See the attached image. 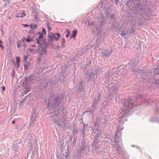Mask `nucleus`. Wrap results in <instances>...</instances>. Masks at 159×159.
Returning a JSON list of instances; mask_svg holds the SVG:
<instances>
[{
    "instance_id": "f257e3e1",
    "label": "nucleus",
    "mask_w": 159,
    "mask_h": 159,
    "mask_svg": "<svg viewBox=\"0 0 159 159\" xmlns=\"http://www.w3.org/2000/svg\"><path fill=\"white\" fill-rule=\"evenodd\" d=\"M133 102L129 99L125 100L123 102L122 108L119 111L117 119L121 123L127 120L126 117L128 116L129 111L133 107Z\"/></svg>"
},
{
    "instance_id": "f03ea898",
    "label": "nucleus",
    "mask_w": 159,
    "mask_h": 159,
    "mask_svg": "<svg viewBox=\"0 0 159 159\" xmlns=\"http://www.w3.org/2000/svg\"><path fill=\"white\" fill-rule=\"evenodd\" d=\"M60 102L59 98H55L51 100L48 101L47 104V106L50 110H51L52 108L55 110V107L58 106Z\"/></svg>"
},
{
    "instance_id": "7ed1b4c3",
    "label": "nucleus",
    "mask_w": 159,
    "mask_h": 159,
    "mask_svg": "<svg viewBox=\"0 0 159 159\" xmlns=\"http://www.w3.org/2000/svg\"><path fill=\"white\" fill-rule=\"evenodd\" d=\"M155 75L153 76L155 84L159 85V68H156L154 70Z\"/></svg>"
},
{
    "instance_id": "20e7f679",
    "label": "nucleus",
    "mask_w": 159,
    "mask_h": 159,
    "mask_svg": "<svg viewBox=\"0 0 159 159\" xmlns=\"http://www.w3.org/2000/svg\"><path fill=\"white\" fill-rule=\"evenodd\" d=\"M61 37V35L58 33L53 34L49 36V40L58 41Z\"/></svg>"
},
{
    "instance_id": "39448f33",
    "label": "nucleus",
    "mask_w": 159,
    "mask_h": 159,
    "mask_svg": "<svg viewBox=\"0 0 159 159\" xmlns=\"http://www.w3.org/2000/svg\"><path fill=\"white\" fill-rule=\"evenodd\" d=\"M52 120L54 123H57V125L62 128H63L66 126V124L64 119H63V120H61L59 122L58 120H57L54 118H53Z\"/></svg>"
},
{
    "instance_id": "423d86ee",
    "label": "nucleus",
    "mask_w": 159,
    "mask_h": 159,
    "mask_svg": "<svg viewBox=\"0 0 159 159\" xmlns=\"http://www.w3.org/2000/svg\"><path fill=\"white\" fill-rule=\"evenodd\" d=\"M39 36L38 38H37V43L39 45V47H40L42 45L43 42V34L42 33H39Z\"/></svg>"
},
{
    "instance_id": "0eeeda50",
    "label": "nucleus",
    "mask_w": 159,
    "mask_h": 159,
    "mask_svg": "<svg viewBox=\"0 0 159 159\" xmlns=\"http://www.w3.org/2000/svg\"><path fill=\"white\" fill-rule=\"evenodd\" d=\"M98 71V70L97 69L95 68H93L90 71L89 74H88V76H90L97 75Z\"/></svg>"
},
{
    "instance_id": "6e6552de",
    "label": "nucleus",
    "mask_w": 159,
    "mask_h": 159,
    "mask_svg": "<svg viewBox=\"0 0 159 159\" xmlns=\"http://www.w3.org/2000/svg\"><path fill=\"white\" fill-rule=\"evenodd\" d=\"M83 82L82 81L80 82V84L78 89L79 92H81L82 90H84V86L83 85Z\"/></svg>"
},
{
    "instance_id": "1a4fd4ad",
    "label": "nucleus",
    "mask_w": 159,
    "mask_h": 159,
    "mask_svg": "<svg viewBox=\"0 0 159 159\" xmlns=\"http://www.w3.org/2000/svg\"><path fill=\"white\" fill-rule=\"evenodd\" d=\"M26 15L24 12L19 13L16 15V17L17 18H23Z\"/></svg>"
},
{
    "instance_id": "9d476101",
    "label": "nucleus",
    "mask_w": 159,
    "mask_h": 159,
    "mask_svg": "<svg viewBox=\"0 0 159 159\" xmlns=\"http://www.w3.org/2000/svg\"><path fill=\"white\" fill-rule=\"evenodd\" d=\"M28 37L27 38H25L24 37L23 38L21 39V41H22L23 42L25 40L26 41L27 43H29L33 41L32 39L30 38L28 36Z\"/></svg>"
},
{
    "instance_id": "9b49d317",
    "label": "nucleus",
    "mask_w": 159,
    "mask_h": 159,
    "mask_svg": "<svg viewBox=\"0 0 159 159\" xmlns=\"http://www.w3.org/2000/svg\"><path fill=\"white\" fill-rule=\"evenodd\" d=\"M104 55L106 58L108 57L111 54V53L109 51L107 50H105L104 52Z\"/></svg>"
},
{
    "instance_id": "f8f14e48",
    "label": "nucleus",
    "mask_w": 159,
    "mask_h": 159,
    "mask_svg": "<svg viewBox=\"0 0 159 159\" xmlns=\"http://www.w3.org/2000/svg\"><path fill=\"white\" fill-rule=\"evenodd\" d=\"M16 66L17 68L19 67V62L20 61V58L19 57H16Z\"/></svg>"
},
{
    "instance_id": "ddd939ff",
    "label": "nucleus",
    "mask_w": 159,
    "mask_h": 159,
    "mask_svg": "<svg viewBox=\"0 0 159 159\" xmlns=\"http://www.w3.org/2000/svg\"><path fill=\"white\" fill-rule=\"evenodd\" d=\"M77 33V30H73L72 32V34L71 35L70 38H74V39H75V37Z\"/></svg>"
},
{
    "instance_id": "4468645a",
    "label": "nucleus",
    "mask_w": 159,
    "mask_h": 159,
    "mask_svg": "<svg viewBox=\"0 0 159 159\" xmlns=\"http://www.w3.org/2000/svg\"><path fill=\"white\" fill-rule=\"evenodd\" d=\"M152 122H157L159 124V119L157 117L153 118L151 120Z\"/></svg>"
},
{
    "instance_id": "2eb2a0df",
    "label": "nucleus",
    "mask_w": 159,
    "mask_h": 159,
    "mask_svg": "<svg viewBox=\"0 0 159 159\" xmlns=\"http://www.w3.org/2000/svg\"><path fill=\"white\" fill-rule=\"evenodd\" d=\"M89 77L91 80L94 81L97 79V75H96L95 76H89Z\"/></svg>"
},
{
    "instance_id": "dca6fc26",
    "label": "nucleus",
    "mask_w": 159,
    "mask_h": 159,
    "mask_svg": "<svg viewBox=\"0 0 159 159\" xmlns=\"http://www.w3.org/2000/svg\"><path fill=\"white\" fill-rule=\"evenodd\" d=\"M115 145L114 146V147L116 148V149L117 151H118L119 150V148H120V146L119 147V145L118 144V143L117 142H115Z\"/></svg>"
},
{
    "instance_id": "f3484780",
    "label": "nucleus",
    "mask_w": 159,
    "mask_h": 159,
    "mask_svg": "<svg viewBox=\"0 0 159 159\" xmlns=\"http://www.w3.org/2000/svg\"><path fill=\"white\" fill-rule=\"evenodd\" d=\"M66 41L64 39H62V42L61 43V47H65V43Z\"/></svg>"
},
{
    "instance_id": "a211bd4d",
    "label": "nucleus",
    "mask_w": 159,
    "mask_h": 159,
    "mask_svg": "<svg viewBox=\"0 0 159 159\" xmlns=\"http://www.w3.org/2000/svg\"><path fill=\"white\" fill-rule=\"evenodd\" d=\"M133 71L134 73H141L142 72V70H140L138 69H136L134 70H133Z\"/></svg>"
},
{
    "instance_id": "6ab92c4d",
    "label": "nucleus",
    "mask_w": 159,
    "mask_h": 159,
    "mask_svg": "<svg viewBox=\"0 0 159 159\" xmlns=\"http://www.w3.org/2000/svg\"><path fill=\"white\" fill-rule=\"evenodd\" d=\"M66 32L67 33V34L66 35V38H68L70 34V31L69 30H68V29H66Z\"/></svg>"
},
{
    "instance_id": "aec40b11",
    "label": "nucleus",
    "mask_w": 159,
    "mask_h": 159,
    "mask_svg": "<svg viewBox=\"0 0 159 159\" xmlns=\"http://www.w3.org/2000/svg\"><path fill=\"white\" fill-rule=\"evenodd\" d=\"M29 52H31L33 53H34L35 52H36V51L35 49H33V48H31L29 49Z\"/></svg>"
},
{
    "instance_id": "412c9836",
    "label": "nucleus",
    "mask_w": 159,
    "mask_h": 159,
    "mask_svg": "<svg viewBox=\"0 0 159 159\" xmlns=\"http://www.w3.org/2000/svg\"><path fill=\"white\" fill-rule=\"evenodd\" d=\"M98 103V102H94L93 104L92 105V107H93V108L95 109L97 106V104Z\"/></svg>"
},
{
    "instance_id": "4be33fe9",
    "label": "nucleus",
    "mask_w": 159,
    "mask_h": 159,
    "mask_svg": "<svg viewBox=\"0 0 159 159\" xmlns=\"http://www.w3.org/2000/svg\"><path fill=\"white\" fill-rule=\"evenodd\" d=\"M3 44V43L2 41L0 40V48H1V49L2 50H3L4 48V47L3 45H2V44Z\"/></svg>"
},
{
    "instance_id": "5701e85b",
    "label": "nucleus",
    "mask_w": 159,
    "mask_h": 159,
    "mask_svg": "<svg viewBox=\"0 0 159 159\" xmlns=\"http://www.w3.org/2000/svg\"><path fill=\"white\" fill-rule=\"evenodd\" d=\"M21 40L20 41H18L17 43V47L18 48H20V43Z\"/></svg>"
},
{
    "instance_id": "b1692460",
    "label": "nucleus",
    "mask_w": 159,
    "mask_h": 159,
    "mask_svg": "<svg viewBox=\"0 0 159 159\" xmlns=\"http://www.w3.org/2000/svg\"><path fill=\"white\" fill-rule=\"evenodd\" d=\"M120 34L123 36H124L125 35V33L124 31H122L120 32Z\"/></svg>"
},
{
    "instance_id": "393cba45",
    "label": "nucleus",
    "mask_w": 159,
    "mask_h": 159,
    "mask_svg": "<svg viewBox=\"0 0 159 159\" xmlns=\"http://www.w3.org/2000/svg\"><path fill=\"white\" fill-rule=\"evenodd\" d=\"M31 76H29L28 77H26L25 79V81H30V80H28V79H31Z\"/></svg>"
},
{
    "instance_id": "a878e982",
    "label": "nucleus",
    "mask_w": 159,
    "mask_h": 159,
    "mask_svg": "<svg viewBox=\"0 0 159 159\" xmlns=\"http://www.w3.org/2000/svg\"><path fill=\"white\" fill-rule=\"evenodd\" d=\"M103 16L102 15H101L100 16V18L99 19H101V20H99V21H101V22H102V21H103Z\"/></svg>"
},
{
    "instance_id": "bb28decb",
    "label": "nucleus",
    "mask_w": 159,
    "mask_h": 159,
    "mask_svg": "<svg viewBox=\"0 0 159 159\" xmlns=\"http://www.w3.org/2000/svg\"><path fill=\"white\" fill-rule=\"evenodd\" d=\"M37 27V25H30V28L31 29H34V28Z\"/></svg>"
},
{
    "instance_id": "cd10ccee",
    "label": "nucleus",
    "mask_w": 159,
    "mask_h": 159,
    "mask_svg": "<svg viewBox=\"0 0 159 159\" xmlns=\"http://www.w3.org/2000/svg\"><path fill=\"white\" fill-rule=\"evenodd\" d=\"M88 25L89 26H91L92 25H94V23L93 21L91 22L90 23L89 22L88 23Z\"/></svg>"
},
{
    "instance_id": "c85d7f7f",
    "label": "nucleus",
    "mask_w": 159,
    "mask_h": 159,
    "mask_svg": "<svg viewBox=\"0 0 159 159\" xmlns=\"http://www.w3.org/2000/svg\"><path fill=\"white\" fill-rule=\"evenodd\" d=\"M28 57L27 56L25 55L24 56V61H26Z\"/></svg>"
},
{
    "instance_id": "c756f323",
    "label": "nucleus",
    "mask_w": 159,
    "mask_h": 159,
    "mask_svg": "<svg viewBox=\"0 0 159 159\" xmlns=\"http://www.w3.org/2000/svg\"><path fill=\"white\" fill-rule=\"evenodd\" d=\"M42 55V53L40 52L39 53V57L38 58V61H39L40 60L41 57V56Z\"/></svg>"
},
{
    "instance_id": "7c9ffc66",
    "label": "nucleus",
    "mask_w": 159,
    "mask_h": 159,
    "mask_svg": "<svg viewBox=\"0 0 159 159\" xmlns=\"http://www.w3.org/2000/svg\"><path fill=\"white\" fill-rule=\"evenodd\" d=\"M5 2V3H7V4H8L10 2V0H3Z\"/></svg>"
},
{
    "instance_id": "2f4dec72",
    "label": "nucleus",
    "mask_w": 159,
    "mask_h": 159,
    "mask_svg": "<svg viewBox=\"0 0 159 159\" xmlns=\"http://www.w3.org/2000/svg\"><path fill=\"white\" fill-rule=\"evenodd\" d=\"M41 51L43 53H45L46 52V50L45 49H43Z\"/></svg>"
},
{
    "instance_id": "473e14b6",
    "label": "nucleus",
    "mask_w": 159,
    "mask_h": 159,
    "mask_svg": "<svg viewBox=\"0 0 159 159\" xmlns=\"http://www.w3.org/2000/svg\"><path fill=\"white\" fill-rule=\"evenodd\" d=\"M137 97L139 98H142V96L141 95H139H139H138L137 96Z\"/></svg>"
},
{
    "instance_id": "72a5a7b5",
    "label": "nucleus",
    "mask_w": 159,
    "mask_h": 159,
    "mask_svg": "<svg viewBox=\"0 0 159 159\" xmlns=\"http://www.w3.org/2000/svg\"><path fill=\"white\" fill-rule=\"evenodd\" d=\"M51 115H52L53 116H55L56 117H57V116H58V115H54V114H53V112L52 113V112H51Z\"/></svg>"
},
{
    "instance_id": "f704fd0d",
    "label": "nucleus",
    "mask_w": 159,
    "mask_h": 159,
    "mask_svg": "<svg viewBox=\"0 0 159 159\" xmlns=\"http://www.w3.org/2000/svg\"><path fill=\"white\" fill-rule=\"evenodd\" d=\"M12 63L13 64L15 65V66H16V65L15 62L14 60H13V61H12Z\"/></svg>"
},
{
    "instance_id": "c9c22d12",
    "label": "nucleus",
    "mask_w": 159,
    "mask_h": 159,
    "mask_svg": "<svg viewBox=\"0 0 159 159\" xmlns=\"http://www.w3.org/2000/svg\"><path fill=\"white\" fill-rule=\"evenodd\" d=\"M100 95H101V94L100 93L98 94V97L97 98L98 100H100Z\"/></svg>"
},
{
    "instance_id": "e433bc0d",
    "label": "nucleus",
    "mask_w": 159,
    "mask_h": 159,
    "mask_svg": "<svg viewBox=\"0 0 159 159\" xmlns=\"http://www.w3.org/2000/svg\"><path fill=\"white\" fill-rule=\"evenodd\" d=\"M42 31H43V32L45 34H46V31L45 30V29L43 28L42 29Z\"/></svg>"
},
{
    "instance_id": "4c0bfd02",
    "label": "nucleus",
    "mask_w": 159,
    "mask_h": 159,
    "mask_svg": "<svg viewBox=\"0 0 159 159\" xmlns=\"http://www.w3.org/2000/svg\"><path fill=\"white\" fill-rule=\"evenodd\" d=\"M5 89H5V87L4 86H3L2 87V90L3 91H4L5 90Z\"/></svg>"
},
{
    "instance_id": "58836bf2",
    "label": "nucleus",
    "mask_w": 159,
    "mask_h": 159,
    "mask_svg": "<svg viewBox=\"0 0 159 159\" xmlns=\"http://www.w3.org/2000/svg\"><path fill=\"white\" fill-rule=\"evenodd\" d=\"M115 16L114 15H112L111 16V18H112L114 19V18H115Z\"/></svg>"
},
{
    "instance_id": "ea45409f",
    "label": "nucleus",
    "mask_w": 159,
    "mask_h": 159,
    "mask_svg": "<svg viewBox=\"0 0 159 159\" xmlns=\"http://www.w3.org/2000/svg\"><path fill=\"white\" fill-rule=\"evenodd\" d=\"M23 25L24 26H25V27H27V26H29V25L27 24H24V25Z\"/></svg>"
},
{
    "instance_id": "a19ab883",
    "label": "nucleus",
    "mask_w": 159,
    "mask_h": 159,
    "mask_svg": "<svg viewBox=\"0 0 159 159\" xmlns=\"http://www.w3.org/2000/svg\"><path fill=\"white\" fill-rule=\"evenodd\" d=\"M15 120H13L12 121V123L13 124H15Z\"/></svg>"
},
{
    "instance_id": "79ce46f5",
    "label": "nucleus",
    "mask_w": 159,
    "mask_h": 159,
    "mask_svg": "<svg viewBox=\"0 0 159 159\" xmlns=\"http://www.w3.org/2000/svg\"><path fill=\"white\" fill-rule=\"evenodd\" d=\"M24 67H25V69H26V67H27V65H24Z\"/></svg>"
},
{
    "instance_id": "37998d69",
    "label": "nucleus",
    "mask_w": 159,
    "mask_h": 159,
    "mask_svg": "<svg viewBox=\"0 0 159 159\" xmlns=\"http://www.w3.org/2000/svg\"><path fill=\"white\" fill-rule=\"evenodd\" d=\"M12 76H13V77H15V73H14V74H12Z\"/></svg>"
},
{
    "instance_id": "c03bdc74",
    "label": "nucleus",
    "mask_w": 159,
    "mask_h": 159,
    "mask_svg": "<svg viewBox=\"0 0 159 159\" xmlns=\"http://www.w3.org/2000/svg\"><path fill=\"white\" fill-rule=\"evenodd\" d=\"M116 136H118V134H117V132L116 133Z\"/></svg>"
},
{
    "instance_id": "a18cd8bd",
    "label": "nucleus",
    "mask_w": 159,
    "mask_h": 159,
    "mask_svg": "<svg viewBox=\"0 0 159 159\" xmlns=\"http://www.w3.org/2000/svg\"><path fill=\"white\" fill-rule=\"evenodd\" d=\"M132 0H129L128 1V2H130L132 1Z\"/></svg>"
},
{
    "instance_id": "49530a36",
    "label": "nucleus",
    "mask_w": 159,
    "mask_h": 159,
    "mask_svg": "<svg viewBox=\"0 0 159 159\" xmlns=\"http://www.w3.org/2000/svg\"><path fill=\"white\" fill-rule=\"evenodd\" d=\"M115 1H116L117 2L118 1H119V0H115Z\"/></svg>"
},
{
    "instance_id": "de8ad7c7",
    "label": "nucleus",
    "mask_w": 159,
    "mask_h": 159,
    "mask_svg": "<svg viewBox=\"0 0 159 159\" xmlns=\"http://www.w3.org/2000/svg\"><path fill=\"white\" fill-rule=\"evenodd\" d=\"M97 30H98V28H97Z\"/></svg>"
},
{
    "instance_id": "09e8293b",
    "label": "nucleus",
    "mask_w": 159,
    "mask_h": 159,
    "mask_svg": "<svg viewBox=\"0 0 159 159\" xmlns=\"http://www.w3.org/2000/svg\"><path fill=\"white\" fill-rule=\"evenodd\" d=\"M23 1H25V0H23Z\"/></svg>"
}]
</instances>
